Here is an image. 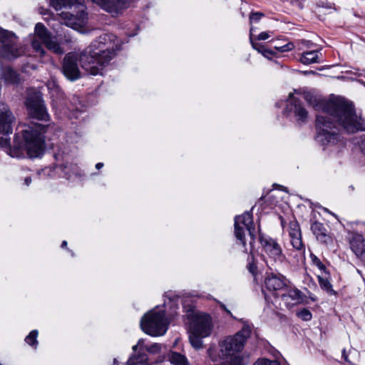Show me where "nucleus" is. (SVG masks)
Returning a JSON list of instances; mask_svg holds the SVG:
<instances>
[{
  "mask_svg": "<svg viewBox=\"0 0 365 365\" xmlns=\"http://www.w3.org/2000/svg\"><path fill=\"white\" fill-rule=\"evenodd\" d=\"M269 34L268 32H262L259 34V36H257V40H266L269 37Z\"/></svg>",
  "mask_w": 365,
  "mask_h": 365,
  "instance_id": "e433bc0d",
  "label": "nucleus"
},
{
  "mask_svg": "<svg viewBox=\"0 0 365 365\" xmlns=\"http://www.w3.org/2000/svg\"><path fill=\"white\" fill-rule=\"evenodd\" d=\"M304 98L317 110L322 109V113L316 119V140L323 150L339 153L346 145L332 118L347 133L365 131V119L357 115L352 104L344 98L335 97L324 101L310 93L306 94Z\"/></svg>",
  "mask_w": 365,
  "mask_h": 365,
  "instance_id": "f257e3e1",
  "label": "nucleus"
},
{
  "mask_svg": "<svg viewBox=\"0 0 365 365\" xmlns=\"http://www.w3.org/2000/svg\"><path fill=\"white\" fill-rule=\"evenodd\" d=\"M138 347H143V350H146L150 356H155L160 353L162 345L158 343H153L151 344H146L145 340L140 339L138 340V344L133 346V351H136Z\"/></svg>",
  "mask_w": 365,
  "mask_h": 365,
  "instance_id": "aec40b11",
  "label": "nucleus"
},
{
  "mask_svg": "<svg viewBox=\"0 0 365 365\" xmlns=\"http://www.w3.org/2000/svg\"><path fill=\"white\" fill-rule=\"evenodd\" d=\"M259 240L262 247V256L267 264L269 261L282 262L284 260L285 256L277 240L269 237H260Z\"/></svg>",
  "mask_w": 365,
  "mask_h": 365,
  "instance_id": "9d476101",
  "label": "nucleus"
},
{
  "mask_svg": "<svg viewBox=\"0 0 365 365\" xmlns=\"http://www.w3.org/2000/svg\"><path fill=\"white\" fill-rule=\"evenodd\" d=\"M313 234L316 236L317 239L322 243H328L331 237L328 235L327 229L323 224L315 222L311 227Z\"/></svg>",
  "mask_w": 365,
  "mask_h": 365,
  "instance_id": "6ab92c4d",
  "label": "nucleus"
},
{
  "mask_svg": "<svg viewBox=\"0 0 365 365\" xmlns=\"http://www.w3.org/2000/svg\"><path fill=\"white\" fill-rule=\"evenodd\" d=\"M350 247L355 255L365 261V240L361 235H356L350 242Z\"/></svg>",
  "mask_w": 365,
  "mask_h": 365,
  "instance_id": "f3484780",
  "label": "nucleus"
},
{
  "mask_svg": "<svg viewBox=\"0 0 365 365\" xmlns=\"http://www.w3.org/2000/svg\"><path fill=\"white\" fill-rule=\"evenodd\" d=\"M67 246V242L66 241H63L62 242V244H61V247H66Z\"/></svg>",
  "mask_w": 365,
  "mask_h": 365,
  "instance_id": "c03bdc74",
  "label": "nucleus"
},
{
  "mask_svg": "<svg viewBox=\"0 0 365 365\" xmlns=\"http://www.w3.org/2000/svg\"><path fill=\"white\" fill-rule=\"evenodd\" d=\"M310 259L312 265L317 267L322 272L327 274L325 265L321 262V260L314 254H310Z\"/></svg>",
  "mask_w": 365,
  "mask_h": 365,
  "instance_id": "a878e982",
  "label": "nucleus"
},
{
  "mask_svg": "<svg viewBox=\"0 0 365 365\" xmlns=\"http://www.w3.org/2000/svg\"><path fill=\"white\" fill-rule=\"evenodd\" d=\"M297 316L304 321H309L312 317V313L307 309L298 312Z\"/></svg>",
  "mask_w": 365,
  "mask_h": 365,
  "instance_id": "c85d7f7f",
  "label": "nucleus"
},
{
  "mask_svg": "<svg viewBox=\"0 0 365 365\" xmlns=\"http://www.w3.org/2000/svg\"><path fill=\"white\" fill-rule=\"evenodd\" d=\"M24 182H25L26 185L29 186L30 185V183L31 182V178H29V177L26 178L24 180Z\"/></svg>",
  "mask_w": 365,
  "mask_h": 365,
  "instance_id": "ea45409f",
  "label": "nucleus"
},
{
  "mask_svg": "<svg viewBox=\"0 0 365 365\" xmlns=\"http://www.w3.org/2000/svg\"><path fill=\"white\" fill-rule=\"evenodd\" d=\"M325 8H326V9H334L332 7L331 4H329V5H327Z\"/></svg>",
  "mask_w": 365,
  "mask_h": 365,
  "instance_id": "a18cd8bd",
  "label": "nucleus"
},
{
  "mask_svg": "<svg viewBox=\"0 0 365 365\" xmlns=\"http://www.w3.org/2000/svg\"><path fill=\"white\" fill-rule=\"evenodd\" d=\"M243 327L242 329L238 331L235 335H240V338L243 339V344H245L247 339L250 336L252 331V327L247 322L243 321Z\"/></svg>",
  "mask_w": 365,
  "mask_h": 365,
  "instance_id": "b1692460",
  "label": "nucleus"
},
{
  "mask_svg": "<svg viewBox=\"0 0 365 365\" xmlns=\"http://www.w3.org/2000/svg\"><path fill=\"white\" fill-rule=\"evenodd\" d=\"M300 62L304 65L319 62V53L317 51H311L304 52L299 59Z\"/></svg>",
  "mask_w": 365,
  "mask_h": 365,
  "instance_id": "4be33fe9",
  "label": "nucleus"
},
{
  "mask_svg": "<svg viewBox=\"0 0 365 365\" xmlns=\"http://www.w3.org/2000/svg\"><path fill=\"white\" fill-rule=\"evenodd\" d=\"M187 318L190 320L189 341L191 346L197 350L203 348L204 338L210 336L213 324L211 317L205 313L191 312L187 313Z\"/></svg>",
  "mask_w": 365,
  "mask_h": 365,
  "instance_id": "7ed1b4c3",
  "label": "nucleus"
},
{
  "mask_svg": "<svg viewBox=\"0 0 365 365\" xmlns=\"http://www.w3.org/2000/svg\"><path fill=\"white\" fill-rule=\"evenodd\" d=\"M2 76L6 83L16 84L19 81L18 74L9 67L3 68Z\"/></svg>",
  "mask_w": 365,
  "mask_h": 365,
  "instance_id": "5701e85b",
  "label": "nucleus"
},
{
  "mask_svg": "<svg viewBox=\"0 0 365 365\" xmlns=\"http://www.w3.org/2000/svg\"><path fill=\"white\" fill-rule=\"evenodd\" d=\"M253 365H280L279 362L276 360H270L265 358L257 359Z\"/></svg>",
  "mask_w": 365,
  "mask_h": 365,
  "instance_id": "cd10ccee",
  "label": "nucleus"
},
{
  "mask_svg": "<svg viewBox=\"0 0 365 365\" xmlns=\"http://www.w3.org/2000/svg\"><path fill=\"white\" fill-rule=\"evenodd\" d=\"M25 105L30 117L38 120H49V114L40 92L29 91L26 98Z\"/></svg>",
  "mask_w": 365,
  "mask_h": 365,
  "instance_id": "1a4fd4ad",
  "label": "nucleus"
},
{
  "mask_svg": "<svg viewBox=\"0 0 365 365\" xmlns=\"http://www.w3.org/2000/svg\"><path fill=\"white\" fill-rule=\"evenodd\" d=\"M248 232L250 237V250L253 249V242L255 240V227L253 226L252 215L246 212L242 215H238L235 218V235L237 240L242 244L244 252H247L248 248L246 247L245 236Z\"/></svg>",
  "mask_w": 365,
  "mask_h": 365,
  "instance_id": "6e6552de",
  "label": "nucleus"
},
{
  "mask_svg": "<svg viewBox=\"0 0 365 365\" xmlns=\"http://www.w3.org/2000/svg\"><path fill=\"white\" fill-rule=\"evenodd\" d=\"M244 346L243 339L240 335L230 336L220 341L218 347H210L207 354L214 365H227V360L239 354Z\"/></svg>",
  "mask_w": 365,
  "mask_h": 365,
  "instance_id": "20e7f679",
  "label": "nucleus"
},
{
  "mask_svg": "<svg viewBox=\"0 0 365 365\" xmlns=\"http://www.w3.org/2000/svg\"><path fill=\"white\" fill-rule=\"evenodd\" d=\"M282 300L287 304H299L304 302V296L297 289H289L287 293L282 294Z\"/></svg>",
  "mask_w": 365,
  "mask_h": 365,
  "instance_id": "a211bd4d",
  "label": "nucleus"
},
{
  "mask_svg": "<svg viewBox=\"0 0 365 365\" xmlns=\"http://www.w3.org/2000/svg\"><path fill=\"white\" fill-rule=\"evenodd\" d=\"M25 53V48L17 43L16 35L0 29V58L15 59Z\"/></svg>",
  "mask_w": 365,
  "mask_h": 365,
  "instance_id": "0eeeda50",
  "label": "nucleus"
},
{
  "mask_svg": "<svg viewBox=\"0 0 365 365\" xmlns=\"http://www.w3.org/2000/svg\"><path fill=\"white\" fill-rule=\"evenodd\" d=\"M63 172L65 173L66 178L69 179L71 178L72 175H74L77 173V167L76 165L71 167L65 165L63 167Z\"/></svg>",
  "mask_w": 365,
  "mask_h": 365,
  "instance_id": "c756f323",
  "label": "nucleus"
},
{
  "mask_svg": "<svg viewBox=\"0 0 365 365\" xmlns=\"http://www.w3.org/2000/svg\"><path fill=\"white\" fill-rule=\"evenodd\" d=\"M360 149L361 153L365 155V137L361 140V144H360Z\"/></svg>",
  "mask_w": 365,
  "mask_h": 365,
  "instance_id": "4c0bfd02",
  "label": "nucleus"
},
{
  "mask_svg": "<svg viewBox=\"0 0 365 365\" xmlns=\"http://www.w3.org/2000/svg\"><path fill=\"white\" fill-rule=\"evenodd\" d=\"M312 45V43L310 42L309 41H307V40H300L297 43L299 49H302L303 48H311Z\"/></svg>",
  "mask_w": 365,
  "mask_h": 365,
  "instance_id": "f704fd0d",
  "label": "nucleus"
},
{
  "mask_svg": "<svg viewBox=\"0 0 365 365\" xmlns=\"http://www.w3.org/2000/svg\"><path fill=\"white\" fill-rule=\"evenodd\" d=\"M220 305L222 309H223L228 314H230V316L232 317L231 312L227 309V307H225V305L224 304L220 303Z\"/></svg>",
  "mask_w": 365,
  "mask_h": 365,
  "instance_id": "58836bf2",
  "label": "nucleus"
},
{
  "mask_svg": "<svg viewBox=\"0 0 365 365\" xmlns=\"http://www.w3.org/2000/svg\"><path fill=\"white\" fill-rule=\"evenodd\" d=\"M254 268H255V267H254V266H253V265L250 264V266H249V269H250V271L251 272H252V273H254Z\"/></svg>",
  "mask_w": 365,
  "mask_h": 365,
  "instance_id": "37998d69",
  "label": "nucleus"
},
{
  "mask_svg": "<svg viewBox=\"0 0 365 365\" xmlns=\"http://www.w3.org/2000/svg\"><path fill=\"white\" fill-rule=\"evenodd\" d=\"M38 334V332L37 330L35 329V330L31 331L29 334V335L25 338L26 343L28 344L29 345L34 347L35 349H36L37 345H38V341H37Z\"/></svg>",
  "mask_w": 365,
  "mask_h": 365,
  "instance_id": "393cba45",
  "label": "nucleus"
},
{
  "mask_svg": "<svg viewBox=\"0 0 365 365\" xmlns=\"http://www.w3.org/2000/svg\"><path fill=\"white\" fill-rule=\"evenodd\" d=\"M285 284V278L279 274H267L264 279V286L269 291L280 290Z\"/></svg>",
  "mask_w": 365,
  "mask_h": 365,
  "instance_id": "2eb2a0df",
  "label": "nucleus"
},
{
  "mask_svg": "<svg viewBox=\"0 0 365 365\" xmlns=\"http://www.w3.org/2000/svg\"><path fill=\"white\" fill-rule=\"evenodd\" d=\"M287 232L293 247L297 250H303L304 245L302 240L301 229L299 223L296 220H292L289 222Z\"/></svg>",
  "mask_w": 365,
  "mask_h": 365,
  "instance_id": "ddd939ff",
  "label": "nucleus"
},
{
  "mask_svg": "<svg viewBox=\"0 0 365 365\" xmlns=\"http://www.w3.org/2000/svg\"><path fill=\"white\" fill-rule=\"evenodd\" d=\"M0 365H2V364H0Z\"/></svg>",
  "mask_w": 365,
  "mask_h": 365,
  "instance_id": "09e8293b",
  "label": "nucleus"
},
{
  "mask_svg": "<svg viewBox=\"0 0 365 365\" xmlns=\"http://www.w3.org/2000/svg\"><path fill=\"white\" fill-rule=\"evenodd\" d=\"M281 224L284 226V222L282 220Z\"/></svg>",
  "mask_w": 365,
  "mask_h": 365,
  "instance_id": "de8ad7c7",
  "label": "nucleus"
},
{
  "mask_svg": "<svg viewBox=\"0 0 365 365\" xmlns=\"http://www.w3.org/2000/svg\"><path fill=\"white\" fill-rule=\"evenodd\" d=\"M318 280H319V283L320 286L322 288H324L327 290H329L331 288V285L329 281L328 280V279L324 278L319 275Z\"/></svg>",
  "mask_w": 365,
  "mask_h": 365,
  "instance_id": "473e14b6",
  "label": "nucleus"
},
{
  "mask_svg": "<svg viewBox=\"0 0 365 365\" xmlns=\"http://www.w3.org/2000/svg\"><path fill=\"white\" fill-rule=\"evenodd\" d=\"M168 324L165 311L157 309L148 312L140 321L142 330L152 336L164 335L168 329Z\"/></svg>",
  "mask_w": 365,
  "mask_h": 365,
  "instance_id": "39448f33",
  "label": "nucleus"
},
{
  "mask_svg": "<svg viewBox=\"0 0 365 365\" xmlns=\"http://www.w3.org/2000/svg\"><path fill=\"white\" fill-rule=\"evenodd\" d=\"M47 88L51 95L53 108H56L61 106L63 100V93L54 79L47 83Z\"/></svg>",
  "mask_w": 365,
  "mask_h": 365,
  "instance_id": "dca6fc26",
  "label": "nucleus"
},
{
  "mask_svg": "<svg viewBox=\"0 0 365 365\" xmlns=\"http://www.w3.org/2000/svg\"><path fill=\"white\" fill-rule=\"evenodd\" d=\"M103 10L112 14L120 12L128 6V0H91Z\"/></svg>",
  "mask_w": 365,
  "mask_h": 365,
  "instance_id": "f8f14e48",
  "label": "nucleus"
},
{
  "mask_svg": "<svg viewBox=\"0 0 365 365\" xmlns=\"http://www.w3.org/2000/svg\"><path fill=\"white\" fill-rule=\"evenodd\" d=\"M274 53V51L268 48H265L262 51V55L267 58H270Z\"/></svg>",
  "mask_w": 365,
  "mask_h": 365,
  "instance_id": "c9c22d12",
  "label": "nucleus"
},
{
  "mask_svg": "<svg viewBox=\"0 0 365 365\" xmlns=\"http://www.w3.org/2000/svg\"><path fill=\"white\" fill-rule=\"evenodd\" d=\"M294 48V45L293 43L289 42L282 46H275V49L281 53L292 51Z\"/></svg>",
  "mask_w": 365,
  "mask_h": 365,
  "instance_id": "7c9ffc66",
  "label": "nucleus"
},
{
  "mask_svg": "<svg viewBox=\"0 0 365 365\" xmlns=\"http://www.w3.org/2000/svg\"><path fill=\"white\" fill-rule=\"evenodd\" d=\"M263 16L264 14L260 12L252 13L250 16V23L258 22Z\"/></svg>",
  "mask_w": 365,
  "mask_h": 365,
  "instance_id": "72a5a7b5",
  "label": "nucleus"
},
{
  "mask_svg": "<svg viewBox=\"0 0 365 365\" xmlns=\"http://www.w3.org/2000/svg\"><path fill=\"white\" fill-rule=\"evenodd\" d=\"M227 361V365H246V362L240 354L232 356V359Z\"/></svg>",
  "mask_w": 365,
  "mask_h": 365,
  "instance_id": "bb28decb",
  "label": "nucleus"
},
{
  "mask_svg": "<svg viewBox=\"0 0 365 365\" xmlns=\"http://www.w3.org/2000/svg\"><path fill=\"white\" fill-rule=\"evenodd\" d=\"M178 340H179L178 339H175V345L178 343Z\"/></svg>",
  "mask_w": 365,
  "mask_h": 365,
  "instance_id": "49530a36",
  "label": "nucleus"
},
{
  "mask_svg": "<svg viewBox=\"0 0 365 365\" xmlns=\"http://www.w3.org/2000/svg\"><path fill=\"white\" fill-rule=\"evenodd\" d=\"M168 360L172 365H189L187 357L176 351H170L168 354Z\"/></svg>",
  "mask_w": 365,
  "mask_h": 365,
  "instance_id": "412c9836",
  "label": "nucleus"
},
{
  "mask_svg": "<svg viewBox=\"0 0 365 365\" xmlns=\"http://www.w3.org/2000/svg\"><path fill=\"white\" fill-rule=\"evenodd\" d=\"M103 167V163H98L96 165V168L97 169H101V168Z\"/></svg>",
  "mask_w": 365,
  "mask_h": 365,
  "instance_id": "a19ab883",
  "label": "nucleus"
},
{
  "mask_svg": "<svg viewBox=\"0 0 365 365\" xmlns=\"http://www.w3.org/2000/svg\"><path fill=\"white\" fill-rule=\"evenodd\" d=\"M253 30H254L253 27H251L250 28V41H251L252 46L254 49L257 50L259 53H260L262 54V51L263 49H265L266 48L262 44H259V43L253 42V41H252Z\"/></svg>",
  "mask_w": 365,
  "mask_h": 365,
  "instance_id": "2f4dec72",
  "label": "nucleus"
},
{
  "mask_svg": "<svg viewBox=\"0 0 365 365\" xmlns=\"http://www.w3.org/2000/svg\"><path fill=\"white\" fill-rule=\"evenodd\" d=\"M135 354L129 358L128 365H154L156 362L153 361L146 350L143 347H138Z\"/></svg>",
  "mask_w": 365,
  "mask_h": 365,
  "instance_id": "4468645a",
  "label": "nucleus"
},
{
  "mask_svg": "<svg viewBox=\"0 0 365 365\" xmlns=\"http://www.w3.org/2000/svg\"><path fill=\"white\" fill-rule=\"evenodd\" d=\"M42 44L45 45L48 50L55 53L62 54L64 52L56 38L48 33L44 25L41 23H38L35 26L34 36L31 45L33 48L38 52L41 56L45 54Z\"/></svg>",
  "mask_w": 365,
  "mask_h": 365,
  "instance_id": "423d86ee",
  "label": "nucleus"
},
{
  "mask_svg": "<svg viewBox=\"0 0 365 365\" xmlns=\"http://www.w3.org/2000/svg\"><path fill=\"white\" fill-rule=\"evenodd\" d=\"M342 355H343V357L345 361H348V359H347V356L346 354V351L345 349L343 350V352H342Z\"/></svg>",
  "mask_w": 365,
  "mask_h": 365,
  "instance_id": "79ce46f5",
  "label": "nucleus"
},
{
  "mask_svg": "<svg viewBox=\"0 0 365 365\" xmlns=\"http://www.w3.org/2000/svg\"><path fill=\"white\" fill-rule=\"evenodd\" d=\"M286 112L288 114H293L296 120L299 123L305 122L308 117L307 111L299 102V100L294 96L293 93L289 94Z\"/></svg>",
  "mask_w": 365,
  "mask_h": 365,
  "instance_id": "9b49d317",
  "label": "nucleus"
},
{
  "mask_svg": "<svg viewBox=\"0 0 365 365\" xmlns=\"http://www.w3.org/2000/svg\"><path fill=\"white\" fill-rule=\"evenodd\" d=\"M120 49L119 41L112 34H104L83 50L78 57L75 53H69L63 59L62 71L70 81L81 78V72L77 61L85 71L91 75H103L104 68L115 55V51Z\"/></svg>",
  "mask_w": 365,
  "mask_h": 365,
  "instance_id": "f03ea898",
  "label": "nucleus"
}]
</instances>
